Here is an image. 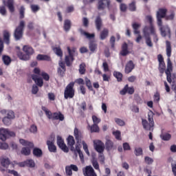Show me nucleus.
Listing matches in <instances>:
<instances>
[{"mask_svg": "<svg viewBox=\"0 0 176 176\" xmlns=\"http://www.w3.org/2000/svg\"><path fill=\"white\" fill-rule=\"evenodd\" d=\"M92 166L96 170H100V165H98V162L96 161V160H92Z\"/></svg>", "mask_w": 176, "mask_h": 176, "instance_id": "54", "label": "nucleus"}, {"mask_svg": "<svg viewBox=\"0 0 176 176\" xmlns=\"http://www.w3.org/2000/svg\"><path fill=\"white\" fill-rule=\"evenodd\" d=\"M171 71H173V65L171 63V60H170V58H168V63H167V69L165 71V74L166 75V79L168 82V83H171Z\"/></svg>", "mask_w": 176, "mask_h": 176, "instance_id": "13", "label": "nucleus"}, {"mask_svg": "<svg viewBox=\"0 0 176 176\" xmlns=\"http://www.w3.org/2000/svg\"><path fill=\"white\" fill-rule=\"evenodd\" d=\"M135 67V65H134L133 60L128 61L125 65V73L130 74V72H131V71H133Z\"/></svg>", "mask_w": 176, "mask_h": 176, "instance_id": "17", "label": "nucleus"}, {"mask_svg": "<svg viewBox=\"0 0 176 176\" xmlns=\"http://www.w3.org/2000/svg\"><path fill=\"white\" fill-rule=\"evenodd\" d=\"M38 91H39V88L36 85H33L32 87V94H37Z\"/></svg>", "mask_w": 176, "mask_h": 176, "instance_id": "51", "label": "nucleus"}, {"mask_svg": "<svg viewBox=\"0 0 176 176\" xmlns=\"http://www.w3.org/2000/svg\"><path fill=\"white\" fill-rule=\"evenodd\" d=\"M9 148V144L7 143H3L0 142V149H2L3 151H6Z\"/></svg>", "mask_w": 176, "mask_h": 176, "instance_id": "53", "label": "nucleus"}, {"mask_svg": "<svg viewBox=\"0 0 176 176\" xmlns=\"http://www.w3.org/2000/svg\"><path fill=\"white\" fill-rule=\"evenodd\" d=\"M24 27H25V22L21 21L19 25L15 29L14 32V38L16 41H20L23 38V34L24 32Z\"/></svg>", "mask_w": 176, "mask_h": 176, "instance_id": "5", "label": "nucleus"}, {"mask_svg": "<svg viewBox=\"0 0 176 176\" xmlns=\"http://www.w3.org/2000/svg\"><path fill=\"white\" fill-rule=\"evenodd\" d=\"M33 155L36 156V157H41L43 155L42 150L39 148H34L33 149Z\"/></svg>", "mask_w": 176, "mask_h": 176, "instance_id": "31", "label": "nucleus"}, {"mask_svg": "<svg viewBox=\"0 0 176 176\" xmlns=\"http://www.w3.org/2000/svg\"><path fill=\"white\" fill-rule=\"evenodd\" d=\"M3 123L6 125V126H10V124H12V120H10V118L4 117L3 118Z\"/></svg>", "mask_w": 176, "mask_h": 176, "instance_id": "48", "label": "nucleus"}, {"mask_svg": "<svg viewBox=\"0 0 176 176\" xmlns=\"http://www.w3.org/2000/svg\"><path fill=\"white\" fill-rule=\"evenodd\" d=\"M54 53L58 56V57H63V51H61V48L55 47L53 49Z\"/></svg>", "mask_w": 176, "mask_h": 176, "instance_id": "44", "label": "nucleus"}, {"mask_svg": "<svg viewBox=\"0 0 176 176\" xmlns=\"http://www.w3.org/2000/svg\"><path fill=\"white\" fill-rule=\"evenodd\" d=\"M41 76H43V79L45 80H49L50 79V76H49V74H47L46 72H41Z\"/></svg>", "mask_w": 176, "mask_h": 176, "instance_id": "59", "label": "nucleus"}, {"mask_svg": "<svg viewBox=\"0 0 176 176\" xmlns=\"http://www.w3.org/2000/svg\"><path fill=\"white\" fill-rule=\"evenodd\" d=\"M64 30L66 32H68L71 30V21L66 19L64 23Z\"/></svg>", "mask_w": 176, "mask_h": 176, "instance_id": "36", "label": "nucleus"}, {"mask_svg": "<svg viewBox=\"0 0 176 176\" xmlns=\"http://www.w3.org/2000/svg\"><path fill=\"white\" fill-rule=\"evenodd\" d=\"M153 116H155V113L152 111H150L148 113V120L145 119H142V124L144 130H147L148 131H153V127L155 126V122L153 121Z\"/></svg>", "mask_w": 176, "mask_h": 176, "instance_id": "2", "label": "nucleus"}, {"mask_svg": "<svg viewBox=\"0 0 176 176\" xmlns=\"http://www.w3.org/2000/svg\"><path fill=\"white\" fill-rule=\"evenodd\" d=\"M109 34V31L108 30V29L107 28L103 29L100 34V38L101 39V41H104V39H107V37L108 36Z\"/></svg>", "mask_w": 176, "mask_h": 176, "instance_id": "27", "label": "nucleus"}, {"mask_svg": "<svg viewBox=\"0 0 176 176\" xmlns=\"http://www.w3.org/2000/svg\"><path fill=\"white\" fill-rule=\"evenodd\" d=\"M23 50L25 54H28V56H32V54L34 53V48L30 45H24L23 47Z\"/></svg>", "mask_w": 176, "mask_h": 176, "instance_id": "23", "label": "nucleus"}, {"mask_svg": "<svg viewBox=\"0 0 176 176\" xmlns=\"http://www.w3.org/2000/svg\"><path fill=\"white\" fill-rule=\"evenodd\" d=\"M167 14V9L166 8H160L156 14V17L157 20V25H162L163 24V21L162 19H166Z\"/></svg>", "mask_w": 176, "mask_h": 176, "instance_id": "8", "label": "nucleus"}, {"mask_svg": "<svg viewBox=\"0 0 176 176\" xmlns=\"http://www.w3.org/2000/svg\"><path fill=\"white\" fill-rule=\"evenodd\" d=\"M109 6V0H100L98 2V9L99 10H104L105 8Z\"/></svg>", "mask_w": 176, "mask_h": 176, "instance_id": "19", "label": "nucleus"}, {"mask_svg": "<svg viewBox=\"0 0 176 176\" xmlns=\"http://www.w3.org/2000/svg\"><path fill=\"white\" fill-rule=\"evenodd\" d=\"M7 6L11 13L14 12V0H8Z\"/></svg>", "mask_w": 176, "mask_h": 176, "instance_id": "29", "label": "nucleus"}, {"mask_svg": "<svg viewBox=\"0 0 176 176\" xmlns=\"http://www.w3.org/2000/svg\"><path fill=\"white\" fill-rule=\"evenodd\" d=\"M31 9H32V12H38V10H39V6H38L36 5H32Z\"/></svg>", "mask_w": 176, "mask_h": 176, "instance_id": "63", "label": "nucleus"}, {"mask_svg": "<svg viewBox=\"0 0 176 176\" xmlns=\"http://www.w3.org/2000/svg\"><path fill=\"white\" fill-rule=\"evenodd\" d=\"M175 16V14L172 12L170 15H166L165 17L166 20H174V17Z\"/></svg>", "mask_w": 176, "mask_h": 176, "instance_id": "58", "label": "nucleus"}, {"mask_svg": "<svg viewBox=\"0 0 176 176\" xmlns=\"http://www.w3.org/2000/svg\"><path fill=\"white\" fill-rule=\"evenodd\" d=\"M89 50L92 52L94 53L96 50H97V43L94 41H90L89 44Z\"/></svg>", "mask_w": 176, "mask_h": 176, "instance_id": "33", "label": "nucleus"}, {"mask_svg": "<svg viewBox=\"0 0 176 176\" xmlns=\"http://www.w3.org/2000/svg\"><path fill=\"white\" fill-rule=\"evenodd\" d=\"M82 25L85 27V28H87L89 27V19L86 17H84L82 19Z\"/></svg>", "mask_w": 176, "mask_h": 176, "instance_id": "56", "label": "nucleus"}, {"mask_svg": "<svg viewBox=\"0 0 176 176\" xmlns=\"http://www.w3.org/2000/svg\"><path fill=\"white\" fill-rule=\"evenodd\" d=\"M26 166L27 167H35V162L32 160H27L26 161Z\"/></svg>", "mask_w": 176, "mask_h": 176, "instance_id": "47", "label": "nucleus"}, {"mask_svg": "<svg viewBox=\"0 0 176 176\" xmlns=\"http://www.w3.org/2000/svg\"><path fill=\"white\" fill-rule=\"evenodd\" d=\"M36 60L38 61H50V56L45 54H38L36 56Z\"/></svg>", "mask_w": 176, "mask_h": 176, "instance_id": "25", "label": "nucleus"}, {"mask_svg": "<svg viewBox=\"0 0 176 176\" xmlns=\"http://www.w3.org/2000/svg\"><path fill=\"white\" fill-rule=\"evenodd\" d=\"M166 54L168 57H171V43L169 41H166Z\"/></svg>", "mask_w": 176, "mask_h": 176, "instance_id": "37", "label": "nucleus"}, {"mask_svg": "<svg viewBox=\"0 0 176 176\" xmlns=\"http://www.w3.org/2000/svg\"><path fill=\"white\" fill-rule=\"evenodd\" d=\"M94 148L98 153H102L105 149V145L100 140H94Z\"/></svg>", "mask_w": 176, "mask_h": 176, "instance_id": "11", "label": "nucleus"}, {"mask_svg": "<svg viewBox=\"0 0 176 176\" xmlns=\"http://www.w3.org/2000/svg\"><path fill=\"white\" fill-rule=\"evenodd\" d=\"M105 146L106 151H108V152L116 149L115 146L113 145V142L109 139H106Z\"/></svg>", "mask_w": 176, "mask_h": 176, "instance_id": "21", "label": "nucleus"}, {"mask_svg": "<svg viewBox=\"0 0 176 176\" xmlns=\"http://www.w3.org/2000/svg\"><path fill=\"white\" fill-rule=\"evenodd\" d=\"M58 74L60 76H64L65 74V69H61V67H58Z\"/></svg>", "mask_w": 176, "mask_h": 176, "instance_id": "57", "label": "nucleus"}, {"mask_svg": "<svg viewBox=\"0 0 176 176\" xmlns=\"http://www.w3.org/2000/svg\"><path fill=\"white\" fill-rule=\"evenodd\" d=\"M144 162L146 164L151 165L153 164V159L151 157L146 156L144 157Z\"/></svg>", "mask_w": 176, "mask_h": 176, "instance_id": "49", "label": "nucleus"}, {"mask_svg": "<svg viewBox=\"0 0 176 176\" xmlns=\"http://www.w3.org/2000/svg\"><path fill=\"white\" fill-rule=\"evenodd\" d=\"M0 163L3 167H8L10 164L9 158H0Z\"/></svg>", "mask_w": 176, "mask_h": 176, "instance_id": "32", "label": "nucleus"}, {"mask_svg": "<svg viewBox=\"0 0 176 176\" xmlns=\"http://www.w3.org/2000/svg\"><path fill=\"white\" fill-rule=\"evenodd\" d=\"M2 60H3V64H5V65H9L10 64V63H12V59L8 55H3L2 56Z\"/></svg>", "mask_w": 176, "mask_h": 176, "instance_id": "34", "label": "nucleus"}, {"mask_svg": "<svg viewBox=\"0 0 176 176\" xmlns=\"http://www.w3.org/2000/svg\"><path fill=\"white\" fill-rule=\"evenodd\" d=\"M134 153L135 155V156H141L143 154V151H142V148L141 147H135V151H134Z\"/></svg>", "mask_w": 176, "mask_h": 176, "instance_id": "38", "label": "nucleus"}, {"mask_svg": "<svg viewBox=\"0 0 176 176\" xmlns=\"http://www.w3.org/2000/svg\"><path fill=\"white\" fill-rule=\"evenodd\" d=\"M92 120L94 122V124H98V123H100V122H101V119L96 116H92Z\"/></svg>", "mask_w": 176, "mask_h": 176, "instance_id": "55", "label": "nucleus"}, {"mask_svg": "<svg viewBox=\"0 0 176 176\" xmlns=\"http://www.w3.org/2000/svg\"><path fill=\"white\" fill-rule=\"evenodd\" d=\"M57 145L63 151V152H65L66 153H68L69 152V149L67 146V144L64 143V140L60 136H57Z\"/></svg>", "mask_w": 176, "mask_h": 176, "instance_id": "12", "label": "nucleus"}, {"mask_svg": "<svg viewBox=\"0 0 176 176\" xmlns=\"http://www.w3.org/2000/svg\"><path fill=\"white\" fill-rule=\"evenodd\" d=\"M95 24L98 31H101V28H102V19L100 16L96 17Z\"/></svg>", "mask_w": 176, "mask_h": 176, "instance_id": "24", "label": "nucleus"}, {"mask_svg": "<svg viewBox=\"0 0 176 176\" xmlns=\"http://www.w3.org/2000/svg\"><path fill=\"white\" fill-rule=\"evenodd\" d=\"M114 120L116 124H118V126H126V122H124V121L120 118H115Z\"/></svg>", "mask_w": 176, "mask_h": 176, "instance_id": "42", "label": "nucleus"}, {"mask_svg": "<svg viewBox=\"0 0 176 176\" xmlns=\"http://www.w3.org/2000/svg\"><path fill=\"white\" fill-rule=\"evenodd\" d=\"M18 56L20 60H22L23 61H28L30 60V56L27 54H23L22 52L18 53Z\"/></svg>", "mask_w": 176, "mask_h": 176, "instance_id": "30", "label": "nucleus"}, {"mask_svg": "<svg viewBox=\"0 0 176 176\" xmlns=\"http://www.w3.org/2000/svg\"><path fill=\"white\" fill-rule=\"evenodd\" d=\"M6 118H8V119H14V112L12 111H8L7 113V116Z\"/></svg>", "mask_w": 176, "mask_h": 176, "instance_id": "52", "label": "nucleus"}, {"mask_svg": "<svg viewBox=\"0 0 176 176\" xmlns=\"http://www.w3.org/2000/svg\"><path fill=\"white\" fill-rule=\"evenodd\" d=\"M78 72L80 75H85V74H86V64H85V63L79 65Z\"/></svg>", "mask_w": 176, "mask_h": 176, "instance_id": "35", "label": "nucleus"}, {"mask_svg": "<svg viewBox=\"0 0 176 176\" xmlns=\"http://www.w3.org/2000/svg\"><path fill=\"white\" fill-rule=\"evenodd\" d=\"M113 75L115 78H116V79L118 80V82L122 81V78H123V75L122 74V73L119 72H115L113 73Z\"/></svg>", "mask_w": 176, "mask_h": 176, "instance_id": "43", "label": "nucleus"}, {"mask_svg": "<svg viewBox=\"0 0 176 176\" xmlns=\"http://www.w3.org/2000/svg\"><path fill=\"white\" fill-rule=\"evenodd\" d=\"M67 52L69 53V56H65V61L67 67H71L74 62V53H75V50H71L69 47H67Z\"/></svg>", "mask_w": 176, "mask_h": 176, "instance_id": "9", "label": "nucleus"}, {"mask_svg": "<svg viewBox=\"0 0 176 176\" xmlns=\"http://www.w3.org/2000/svg\"><path fill=\"white\" fill-rule=\"evenodd\" d=\"M161 138L164 141H169L171 139V135L169 133L162 134L161 135Z\"/></svg>", "mask_w": 176, "mask_h": 176, "instance_id": "46", "label": "nucleus"}, {"mask_svg": "<svg viewBox=\"0 0 176 176\" xmlns=\"http://www.w3.org/2000/svg\"><path fill=\"white\" fill-rule=\"evenodd\" d=\"M113 134L116 137V140H120V131H117L116 132H113Z\"/></svg>", "mask_w": 176, "mask_h": 176, "instance_id": "62", "label": "nucleus"}, {"mask_svg": "<svg viewBox=\"0 0 176 176\" xmlns=\"http://www.w3.org/2000/svg\"><path fill=\"white\" fill-rule=\"evenodd\" d=\"M0 14H2V16L6 15V8H5V6L0 7Z\"/></svg>", "mask_w": 176, "mask_h": 176, "instance_id": "61", "label": "nucleus"}, {"mask_svg": "<svg viewBox=\"0 0 176 176\" xmlns=\"http://www.w3.org/2000/svg\"><path fill=\"white\" fill-rule=\"evenodd\" d=\"M41 109L45 112L48 119H51L52 120H60V122H63V120H64V115H63V113H61L60 112L54 113V114H52L51 111H50L47 108L43 106L41 107Z\"/></svg>", "mask_w": 176, "mask_h": 176, "instance_id": "4", "label": "nucleus"}, {"mask_svg": "<svg viewBox=\"0 0 176 176\" xmlns=\"http://www.w3.org/2000/svg\"><path fill=\"white\" fill-rule=\"evenodd\" d=\"M158 26L160 27V31L162 36H168V38H171V30H170V28H168V25L164 26L163 24H161V25Z\"/></svg>", "mask_w": 176, "mask_h": 176, "instance_id": "10", "label": "nucleus"}, {"mask_svg": "<svg viewBox=\"0 0 176 176\" xmlns=\"http://www.w3.org/2000/svg\"><path fill=\"white\" fill-rule=\"evenodd\" d=\"M32 80L35 82V83L39 86V87H42L43 86V79L42 78H39L38 75L33 74L32 75Z\"/></svg>", "mask_w": 176, "mask_h": 176, "instance_id": "20", "label": "nucleus"}, {"mask_svg": "<svg viewBox=\"0 0 176 176\" xmlns=\"http://www.w3.org/2000/svg\"><path fill=\"white\" fill-rule=\"evenodd\" d=\"M159 71L161 74L164 73V70L166 69V64H164V62H160L159 63Z\"/></svg>", "mask_w": 176, "mask_h": 176, "instance_id": "39", "label": "nucleus"}, {"mask_svg": "<svg viewBox=\"0 0 176 176\" xmlns=\"http://www.w3.org/2000/svg\"><path fill=\"white\" fill-rule=\"evenodd\" d=\"M148 28H145L143 30L144 32V36L146 40V43L148 47H152L153 46V44L152 43V40H151V36H149V34L148 33Z\"/></svg>", "mask_w": 176, "mask_h": 176, "instance_id": "14", "label": "nucleus"}, {"mask_svg": "<svg viewBox=\"0 0 176 176\" xmlns=\"http://www.w3.org/2000/svg\"><path fill=\"white\" fill-rule=\"evenodd\" d=\"M47 145L50 152H52L54 153L57 152V148L56 147V145H54V138H53L52 140H47Z\"/></svg>", "mask_w": 176, "mask_h": 176, "instance_id": "15", "label": "nucleus"}, {"mask_svg": "<svg viewBox=\"0 0 176 176\" xmlns=\"http://www.w3.org/2000/svg\"><path fill=\"white\" fill-rule=\"evenodd\" d=\"M83 174L85 176H97L91 166H86L85 170H83Z\"/></svg>", "mask_w": 176, "mask_h": 176, "instance_id": "16", "label": "nucleus"}, {"mask_svg": "<svg viewBox=\"0 0 176 176\" xmlns=\"http://www.w3.org/2000/svg\"><path fill=\"white\" fill-rule=\"evenodd\" d=\"M172 171L173 175L176 176V164H172Z\"/></svg>", "mask_w": 176, "mask_h": 176, "instance_id": "64", "label": "nucleus"}, {"mask_svg": "<svg viewBox=\"0 0 176 176\" xmlns=\"http://www.w3.org/2000/svg\"><path fill=\"white\" fill-rule=\"evenodd\" d=\"M122 146L124 151H130V149H131V148L130 147V144H129V143L127 142L124 143Z\"/></svg>", "mask_w": 176, "mask_h": 176, "instance_id": "60", "label": "nucleus"}, {"mask_svg": "<svg viewBox=\"0 0 176 176\" xmlns=\"http://www.w3.org/2000/svg\"><path fill=\"white\" fill-rule=\"evenodd\" d=\"M67 145L69 146L71 151H74L76 149V147H74L75 145V139L74 138V136L69 135L67 139Z\"/></svg>", "mask_w": 176, "mask_h": 176, "instance_id": "18", "label": "nucleus"}, {"mask_svg": "<svg viewBox=\"0 0 176 176\" xmlns=\"http://www.w3.org/2000/svg\"><path fill=\"white\" fill-rule=\"evenodd\" d=\"M74 86H75V83L74 82H70L64 91V97L65 100H68V98H74L75 96V89H74Z\"/></svg>", "mask_w": 176, "mask_h": 176, "instance_id": "6", "label": "nucleus"}, {"mask_svg": "<svg viewBox=\"0 0 176 176\" xmlns=\"http://www.w3.org/2000/svg\"><path fill=\"white\" fill-rule=\"evenodd\" d=\"M78 31L81 34V35H84L85 36H86V38H87V39H91L94 38V36H96L94 34H89L87 32H85V30H83V29L82 28L78 29Z\"/></svg>", "mask_w": 176, "mask_h": 176, "instance_id": "26", "label": "nucleus"}, {"mask_svg": "<svg viewBox=\"0 0 176 176\" xmlns=\"http://www.w3.org/2000/svg\"><path fill=\"white\" fill-rule=\"evenodd\" d=\"M86 86L88 87L89 90L93 91V86L91 85V81L87 77L85 78Z\"/></svg>", "mask_w": 176, "mask_h": 176, "instance_id": "45", "label": "nucleus"}, {"mask_svg": "<svg viewBox=\"0 0 176 176\" xmlns=\"http://www.w3.org/2000/svg\"><path fill=\"white\" fill-rule=\"evenodd\" d=\"M3 41L7 45L10 43V33L8 30L3 32Z\"/></svg>", "mask_w": 176, "mask_h": 176, "instance_id": "28", "label": "nucleus"}, {"mask_svg": "<svg viewBox=\"0 0 176 176\" xmlns=\"http://www.w3.org/2000/svg\"><path fill=\"white\" fill-rule=\"evenodd\" d=\"M132 27L134 30L133 32L135 34H140V31H138V28H140V27H141L140 24L135 23L132 25Z\"/></svg>", "mask_w": 176, "mask_h": 176, "instance_id": "41", "label": "nucleus"}, {"mask_svg": "<svg viewBox=\"0 0 176 176\" xmlns=\"http://www.w3.org/2000/svg\"><path fill=\"white\" fill-rule=\"evenodd\" d=\"M74 137L77 141V144L76 145V151L78 152L81 162H84L85 157L83 156V153H82V151H80V148H82V146L80 145L82 143V133L79 131L77 128L74 129Z\"/></svg>", "mask_w": 176, "mask_h": 176, "instance_id": "1", "label": "nucleus"}, {"mask_svg": "<svg viewBox=\"0 0 176 176\" xmlns=\"http://www.w3.org/2000/svg\"><path fill=\"white\" fill-rule=\"evenodd\" d=\"M100 131V127L98 124H94L91 126V133H98Z\"/></svg>", "mask_w": 176, "mask_h": 176, "instance_id": "40", "label": "nucleus"}, {"mask_svg": "<svg viewBox=\"0 0 176 176\" xmlns=\"http://www.w3.org/2000/svg\"><path fill=\"white\" fill-rule=\"evenodd\" d=\"M19 142L23 146H26L22 148L21 153L22 155H25V156H28L31 155V149L34 148V143L32 142H30L23 139H20Z\"/></svg>", "mask_w": 176, "mask_h": 176, "instance_id": "3", "label": "nucleus"}, {"mask_svg": "<svg viewBox=\"0 0 176 176\" xmlns=\"http://www.w3.org/2000/svg\"><path fill=\"white\" fill-rule=\"evenodd\" d=\"M129 9L131 12H135L137 9V7L135 6V1H133L129 4Z\"/></svg>", "mask_w": 176, "mask_h": 176, "instance_id": "50", "label": "nucleus"}, {"mask_svg": "<svg viewBox=\"0 0 176 176\" xmlns=\"http://www.w3.org/2000/svg\"><path fill=\"white\" fill-rule=\"evenodd\" d=\"M16 134L13 131H9L8 129L0 128V140L1 141H6L9 137H14Z\"/></svg>", "mask_w": 176, "mask_h": 176, "instance_id": "7", "label": "nucleus"}, {"mask_svg": "<svg viewBox=\"0 0 176 176\" xmlns=\"http://www.w3.org/2000/svg\"><path fill=\"white\" fill-rule=\"evenodd\" d=\"M126 93H129V94H134V87H129V85H126L124 88L120 91V94L124 96Z\"/></svg>", "mask_w": 176, "mask_h": 176, "instance_id": "22", "label": "nucleus"}]
</instances>
